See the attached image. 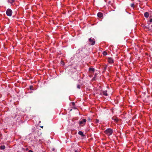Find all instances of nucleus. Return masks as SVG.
Returning a JSON list of instances; mask_svg holds the SVG:
<instances>
[{
  "label": "nucleus",
  "mask_w": 152,
  "mask_h": 152,
  "mask_svg": "<svg viewBox=\"0 0 152 152\" xmlns=\"http://www.w3.org/2000/svg\"><path fill=\"white\" fill-rule=\"evenodd\" d=\"M33 88V86H30V89L31 90L32 89V88Z\"/></svg>",
  "instance_id": "obj_20"
},
{
  "label": "nucleus",
  "mask_w": 152,
  "mask_h": 152,
  "mask_svg": "<svg viewBox=\"0 0 152 152\" xmlns=\"http://www.w3.org/2000/svg\"><path fill=\"white\" fill-rule=\"evenodd\" d=\"M86 121V119H82L81 121H79V124L82 126H83V125H84L85 124Z\"/></svg>",
  "instance_id": "obj_4"
},
{
  "label": "nucleus",
  "mask_w": 152,
  "mask_h": 152,
  "mask_svg": "<svg viewBox=\"0 0 152 152\" xmlns=\"http://www.w3.org/2000/svg\"><path fill=\"white\" fill-rule=\"evenodd\" d=\"M78 134L80 135H81L82 137H84L85 136V135L83 134V132L81 131H80L78 132Z\"/></svg>",
  "instance_id": "obj_9"
},
{
  "label": "nucleus",
  "mask_w": 152,
  "mask_h": 152,
  "mask_svg": "<svg viewBox=\"0 0 152 152\" xmlns=\"http://www.w3.org/2000/svg\"><path fill=\"white\" fill-rule=\"evenodd\" d=\"M74 109H76V108H75V107H74Z\"/></svg>",
  "instance_id": "obj_27"
},
{
  "label": "nucleus",
  "mask_w": 152,
  "mask_h": 152,
  "mask_svg": "<svg viewBox=\"0 0 152 152\" xmlns=\"http://www.w3.org/2000/svg\"><path fill=\"white\" fill-rule=\"evenodd\" d=\"M6 13L8 16H11L12 15V11L11 9H8L7 10Z\"/></svg>",
  "instance_id": "obj_3"
},
{
  "label": "nucleus",
  "mask_w": 152,
  "mask_h": 152,
  "mask_svg": "<svg viewBox=\"0 0 152 152\" xmlns=\"http://www.w3.org/2000/svg\"><path fill=\"white\" fill-rule=\"evenodd\" d=\"M107 52H106V51H104L103 52V55L104 56H106L107 55Z\"/></svg>",
  "instance_id": "obj_14"
},
{
  "label": "nucleus",
  "mask_w": 152,
  "mask_h": 152,
  "mask_svg": "<svg viewBox=\"0 0 152 152\" xmlns=\"http://www.w3.org/2000/svg\"><path fill=\"white\" fill-rule=\"evenodd\" d=\"M14 1L15 0H9V1L11 4H12Z\"/></svg>",
  "instance_id": "obj_16"
},
{
  "label": "nucleus",
  "mask_w": 152,
  "mask_h": 152,
  "mask_svg": "<svg viewBox=\"0 0 152 152\" xmlns=\"http://www.w3.org/2000/svg\"><path fill=\"white\" fill-rule=\"evenodd\" d=\"M72 110V109H71L70 110V111H71Z\"/></svg>",
  "instance_id": "obj_26"
},
{
  "label": "nucleus",
  "mask_w": 152,
  "mask_h": 152,
  "mask_svg": "<svg viewBox=\"0 0 152 152\" xmlns=\"http://www.w3.org/2000/svg\"><path fill=\"white\" fill-rule=\"evenodd\" d=\"M112 119L115 122H117L118 121V119L115 117L114 116L112 118Z\"/></svg>",
  "instance_id": "obj_6"
},
{
  "label": "nucleus",
  "mask_w": 152,
  "mask_h": 152,
  "mask_svg": "<svg viewBox=\"0 0 152 152\" xmlns=\"http://www.w3.org/2000/svg\"><path fill=\"white\" fill-rule=\"evenodd\" d=\"M71 103L73 106H74L75 105V103L74 102H72Z\"/></svg>",
  "instance_id": "obj_19"
},
{
  "label": "nucleus",
  "mask_w": 152,
  "mask_h": 152,
  "mask_svg": "<svg viewBox=\"0 0 152 152\" xmlns=\"http://www.w3.org/2000/svg\"><path fill=\"white\" fill-rule=\"evenodd\" d=\"M131 6L132 7H134V4H131Z\"/></svg>",
  "instance_id": "obj_18"
},
{
  "label": "nucleus",
  "mask_w": 152,
  "mask_h": 152,
  "mask_svg": "<svg viewBox=\"0 0 152 152\" xmlns=\"http://www.w3.org/2000/svg\"><path fill=\"white\" fill-rule=\"evenodd\" d=\"M99 120L98 119H96L95 121V123L96 124H98L99 123Z\"/></svg>",
  "instance_id": "obj_15"
},
{
  "label": "nucleus",
  "mask_w": 152,
  "mask_h": 152,
  "mask_svg": "<svg viewBox=\"0 0 152 152\" xmlns=\"http://www.w3.org/2000/svg\"><path fill=\"white\" fill-rule=\"evenodd\" d=\"M103 14L99 12L97 14V16L98 17L101 18L103 16Z\"/></svg>",
  "instance_id": "obj_8"
},
{
  "label": "nucleus",
  "mask_w": 152,
  "mask_h": 152,
  "mask_svg": "<svg viewBox=\"0 0 152 152\" xmlns=\"http://www.w3.org/2000/svg\"><path fill=\"white\" fill-rule=\"evenodd\" d=\"M77 88L78 89H80V85H78L77 86Z\"/></svg>",
  "instance_id": "obj_17"
},
{
  "label": "nucleus",
  "mask_w": 152,
  "mask_h": 152,
  "mask_svg": "<svg viewBox=\"0 0 152 152\" xmlns=\"http://www.w3.org/2000/svg\"><path fill=\"white\" fill-rule=\"evenodd\" d=\"M75 152H78L77 151H75Z\"/></svg>",
  "instance_id": "obj_23"
},
{
  "label": "nucleus",
  "mask_w": 152,
  "mask_h": 152,
  "mask_svg": "<svg viewBox=\"0 0 152 152\" xmlns=\"http://www.w3.org/2000/svg\"><path fill=\"white\" fill-rule=\"evenodd\" d=\"M5 148V146L4 145H1L0 147V149L1 150H4Z\"/></svg>",
  "instance_id": "obj_13"
},
{
  "label": "nucleus",
  "mask_w": 152,
  "mask_h": 152,
  "mask_svg": "<svg viewBox=\"0 0 152 152\" xmlns=\"http://www.w3.org/2000/svg\"><path fill=\"white\" fill-rule=\"evenodd\" d=\"M41 128H43V126H41Z\"/></svg>",
  "instance_id": "obj_25"
},
{
  "label": "nucleus",
  "mask_w": 152,
  "mask_h": 152,
  "mask_svg": "<svg viewBox=\"0 0 152 152\" xmlns=\"http://www.w3.org/2000/svg\"><path fill=\"white\" fill-rule=\"evenodd\" d=\"M28 152H33V151H32L30 150L28 151Z\"/></svg>",
  "instance_id": "obj_22"
},
{
  "label": "nucleus",
  "mask_w": 152,
  "mask_h": 152,
  "mask_svg": "<svg viewBox=\"0 0 152 152\" xmlns=\"http://www.w3.org/2000/svg\"><path fill=\"white\" fill-rule=\"evenodd\" d=\"M151 29L152 30V25L151 26Z\"/></svg>",
  "instance_id": "obj_24"
},
{
  "label": "nucleus",
  "mask_w": 152,
  "mask_h": 152,
  "mask_svg": "<svg viewBox=\"0 0 152 152\" xmlns=\"http://www.w3.org/2000/svg\"><path fill=\"white\" fill-rule=\"evenodd\" d=\"M149 13L148 12H145L144 14V16L146 18H148L149 16Z\"/></svg>",
  "instance_id": "obj_7"
},
{
  "label": "nucleus",
  "mask_w": 152,
  "mask_h": 152,
  "mask_svg": "<svg viewBox=\"0 0 152 152\" xmlns=\"http://www.w3.org/2000/svg\"><path fill=\"white\" fill-rule=\"evenodd\" d=\"M91 120V119L90 118H89V117L88 118V121H90Z\"/></svg>",
  "instance_id": "obj_21"
},
{
  "label": "nucleus",
  "mask_w": 152,
  "mask_h": 152,
  "mask_svg": "<svg viewBox=\"0 0 152 152\" xmlns=\"http://www.w3.org/2000/svg\"><path fill=\"white\" fill-rule=\"evenodd\" d=\"M103 94L106 96H107V91H104L102 92Z\"/></svg>",
  "instance_id": "obj_12"
},
{
  "label": "nucleus",
  "mask_w": 152,
  "mask_h": 152,
  "mask_svg": "<svg viewBox=\"0 0 152 152\" xmlns=\"http://www.w3.org/2000/svg\"><path fill=\"white\" fill-rule=\"evenodd\" d=\"M89 70L90 71H92V72H94L95 71V69L94 68H89Z\"/></svg>",
  "instance_id": "obj_11"
},
{
  "label": "nucleus",
  "mask_w": 152,
  "mask_h": 152,
  "mask_svg": "<svg viewBox=\"0 0 152 152\" xmlns=\"http://www.w3.org/2000/svg\"><path fill=\"white\" fill-rule=\"evenodd\" d=\"M108 62L109 63H113L114 61L113 59L111 58H108Z\"/></svg>",
  "instance_id": "obj_5"
},
{
  "label": "nucleus",
  "mask_w": 152,
  "mask_h": 152,
  "mask_svg": "<svg viewBox=\"0 0 152 152\" xmlns=\"http://www.w3.org/2000/svg\"><path fill=\"white\" fill-rule=\"evenodd\" d=\"M150 20L148 21V23L149 24V23L152 22V16H150L149 17Z\"/></svg>",
  "instance_id": "obj_10"
},
{
  "label": "nucleus",
  "mask_w": 152,
  "mask_h": 152,
  "mask_svg": "<svg viewBox=\"0 0 152 152\" xmlns=\"http://www.w3.org/2000/svg\"><path fill=\"white\" fill-rule=\"evenodd\" d=\"M113 132V130L111 128H108L104 131V133L107 135H111Z\"/></svg>",
  "instance_id": "obj_1"
},
{
  "label": "nucleus",
  "mask_w": 152,
  "mask_h": 152,
  "mask_svg": "<svg viewBox=\"0 0 152 152\" xmlns=\"http://www.w3.org/2000/svg\"><path fill=\"white\" fill-rule=\"evenodd\" d=\"M88 41L91 45H94L95 41L94 38L91 37L89 39Z\"/></svg>",
  "instance_id": "obj_2"
}]
</instances>
